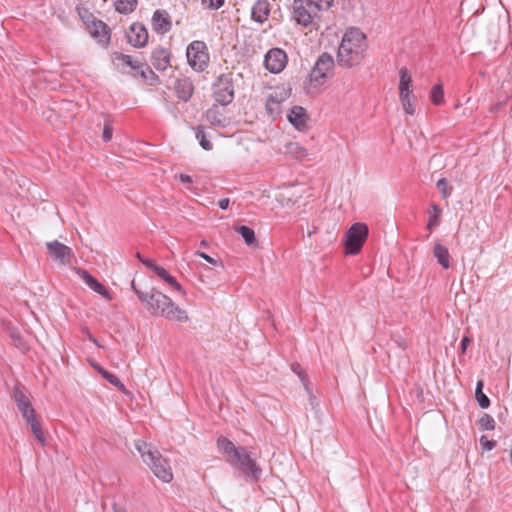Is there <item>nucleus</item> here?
Wrapping results in <instances>:
<instances>
[{"mask_svg":"<svg viewBox=\"0 0 512 512\" xmlns=\"http://www.w3.org/2000/svg\"><path fill=\"white\" fill-rule=\"evenodd\" d=\"M367 47L366 35L359 28H349L338 48V64L345 68L358 66L365 58Z\"/></svg>","mask_w":512,"mask_h":512,"instance_id":"obj_1","label":"nucleus"},{"mask_svg":"<svg viewBox=\"0 0 512 512\" xmlns=\"http://www.w3.org/2000/svg\"><path fill=\"white\" fill-rule=\"evenodd\" d=\"M137 297L141 302L146 303L148 311L153 316H162L177 322L188 320V316L183 309L155 288H152L149 292L137 291Z\"/></svg>","mask_w":512,"mask_h":512,"instance_id":"obj_2","label":"nucleus"},{"mask_svg":"<svg viewBox=\"0 0 512 512\" xmlns=\"http://www.w3.org/2000/svg\"><path fill=\"white\" fill-rule=\"evenodd\" d=\"M135 448L140 453L143 462L149 466L159 480L165 483L172 481L173 473L171 466L168 460L156 448L143 440L135 441Z\"/></svg>","mask_w":512,"mask_h":512,"instance_id":"obj_3","label":"nucleus"},{"mask_svg":"<svg viewBox=\"0 0 512 512\" xmlns=\"http://www.w3.org/2000/svg\"><path fill=\"white\" fill-rule=\"evenodd\" d=\"M334 65V59L330 54L322 53L318 57L308 76V84L306 85L308 93L325 84L326 80L332 75Z\"/></svg>","mask_w":512,"mask_h":512,"instance_id":"obj_4","label":"nucleus"},{"mask_svg":"<svg viewBox=\"0 0 512 512\" xmlns=\"http://www.w3.org/2000/svg\"><path fill=\"white\" fill-rule=\"evenodd\" d=\"M369 234L368 226L365 223H354L345 235V253L349 255L358 254Z\"/></svg>","mask_w":512,"mask_h":512,"instance_id":"obj_5","label":"nucleus"},{"mask_svg":"<svg viewBox=\"0 0 512 512\" xmlns=\"http://www.w3.org/2000/svg\"><path fill=\"white\" fill-rule=\"evenodd\" d=\"M319 12L314 0H294L293 19L301 26L308 27Z\"/></svg>","mask_w":512,"mask_h":512,"instance_id":"obj_6","label":"nucleus"},{"mask_svg":"<svg viewBox=\"0 0 512 512\" xmlns=\"http://www.w3.org/2000/svg\"><path fill=\"white\" fill-rule=\"evenodd\" d=\"M186 56L188 63L196 71H203L208 66L209 53L203 41L191 42L187 47Z\"/></svg>","mask_w":512,"mask_h":512,"instance_id":"obj_7","label":"nucleus"},{"mask_svg":"<svg viewBox=\"0 0 512 512\" xmlns=\"http://www.w3.org/2000/svg\"><path fill=\"white\" fill-rule=\"evenodd\" d=\"M213 97L215 101L223 106L230 104L234 99V86L232 75L222 74L213 85Z\"/></svg>","mask_w":512,"mask_h":512,"instance_id":"obj_8","label":"nucleus"},{"mask_svg":"<svg viewBox=\"0 0 512 512\" xmlns=\"http://www.w3.org/2000/svg\"><path fill=\"white\" fill-rule=\"evenodd\" d=\"M230 464L238 465L245 476L253 480H258L262 473V469L250 457L245 448H241L238 456L231 459Z\"/></svg>","mask_w":512,"mask_h":512,"instance_id":"obj_9","label":"nucleus"},{"mask_svg":"<svg viewBox=\"0 0 512 512\" xmlns=\"http://www.w3.org/2000/svg\"><path fill=\"white\" fill-rule=\"evenodd\" d=\"M48 254L58 264L71 265L75 259L73 250L58 240L46 243Z\"/></svg>","mask_w":512,"mask_h":512,"instance_id":"obj_10","label":"nucleus"},{"mask_svg":"<svg viewBox=\"0 0 512 512\" xmlns=\"http://www.w3.org/2000/svg\"><path fill=\"white\" fill-rule=\"evenodd\" d=\"M264 64L269 72L280 73L287 64V55L282 49L273 48L265 55Z\"/></svg>","mask_w":512,"mask_h":512,"instance_id":"obj_11","label":"nucleus"},{"mask_svg":"<svg viewBox=\"0 0 512 512\" xmlns=\"http://www.w3.org/2000/svg\"><path fill=\"white\" fill-rule=\"evenodd\" d=\"M12 398L15 401L19 412L25 420L35 417V409L25 392L19 385L13 388Z\"/></svg>","mask_w":512,"mask_h":512,"instance_id":"obj_12","label":"nucleus"},{"mask_svg":"<svg viewBox=\"0 0 512 512\" xmlns=\"http://www.w3.org/2000/svg\"><path fill=\"white\" fill-rule=\"evenodd\" d=\"M128 43L136 48L144 47L148 42V31L146 27L139 23H133L126 33Z\"/></svg>","mask_w":512,"mask_h":512,"instance_id":"obj_13","label":"nucleus"},{"mask_svg":"<svg viewBox=\"0 0 512 512\" xmlns=\"http://www.w3.org/2000/svg\"><path fill=\"white\" fill-rule=\"evenodd\" d=\"M152 28L157 33H167L172 28L170 15L165 10H156L152 16Z\"/></svg>","mask_w":512,"mask_h":512,"instance_id":"obj_14","label":"nucleus"},{"mask_svg":"<svg viewBox=\"0 0 512 512\" xmlns=\"http://www.w3.org/2000/svg\"><path fill=\"white\" fill-rule=\"evenodd\" d=\"M174 88L177 97L184 102H187L192 97L194 91L193 83L188 77L178 78L175 81Z\"/></svg>","mask_w":512,"mask_h":512,"instance_id":"obj_15","label":"nucleus"},{"mask_svg":"<svg viewBox=\"0 0 512 512\" xmlns=\"http://www.w3.org/2000/svg\"><path fill=\"white\" fill-rule=\"evenodd\" d=\"M287 117L289 122L298 130H303L307 125V112L301 106H294Z\"/></svg>","mask_w":512,"mask_h":512,"instance_id":"obj_16","label":"nucleus"},{"mask_svg":"<svg viewBox=\"0 0 512 512\" xmlns=\"http://www.w3.org/2000/svg\"><path fill=\"white\" fill-rule=\"evenodd\" d=\"M270 14V4L267 0H258L252 6L251 17L257 23H264Z\"/></svg>","mask_w":512,"mask_h":512,"instance_id":"obj_17","label":"nucleus"},{"mask_svg":"<svg viewBox=\"0 0 512 512\" xmlns=\"http://www.w3.org/2000/svg\"><path fill=\"white\" fill-rule=\"evenodd\" d=\"M151 60L157 70L163 71L170 64V53L162 47L157 48L152 52Z\"/></svg>","mask_w":512,"mask_h":512,"instance_id":"obj_18","label":"nucleus"},{"mask_svg":"<svg viewBox=\"0 0 512 512\" xmlns=\"http://www.w3.org/2000/svg\"><path fill=\"white\" fill-rule=\"evenodd\" d=\"M81 279L96 293L103 297H108L109 292L104 285H102L96 278H94L88 271L79 270Z\"/></svg>","mask_w":512,"mask_h":512,"instance_id":"obj_19","label":"nucleus"},{"mask_svg":"<svg viewBox=\"0 0 512 512\" xmlns=\"http://www.w3.org/2000/svg\"><path fill=\"white\" fill-rule=\"evenodd\" d=\"M217 446L227 457L228 462H231L235 456L241 451V448H237L232 441L226 437H219L217 440Z\"/></svg>","mask_w":512,"mask_h":512,"instance_id":"obj_20","label":"nucleus"},{"mask_svg":"<svg viewBox=\"0 0 512 512\" xmlns=\"http://www.w3.org/2000/svg\"><path fill=\"white\" fill-rule=\"evenodd\" d=\"M433 256L436 258L437 262L443 269H448L450 267V253L448 249L440 243H435L433 248Z\"/></svg>","mask_w":512,"mask_h":512,"instance_id":"obj_21","label":"nucleus"},{"mask_svg":"<svg viewBox=\"0 0 512 512\" xmlns=\"http://www.w3.org/2000/svg\"><path fill=\"white\" fill-rule=\"evenodd\" d=\"M91 35L97 39L99 43L107 44L110 40L109 27L102 21L94 22V30Z\"/></svg>","mask_w":512,"mask_h":512,"instance_id":"obj_22","label":"nucleus"},{"mask_svg":"<svg viewBox=\"0 0 512 512\" xmlns=\"http://www.w3.org/2000/svg\"><path fill=\"white\" fill-rule=\"evenodd\" d=\"M154 272L157 274L158 277H160L162 280H164L166 283L172 286L175 290L184 293L180 283L176 280L175 277L171 276L166 269H164L161 266H155Z\"/></svg>","mask_w":512,"mask_h":512,"instance_id":"obj_23","label":"nucleus"},{"mask_svg":"<svg viewBox=\"0 0 512 512\" xmlns=\"http://www.w3.org/2000/svg\"><path fill=\"white\" fill-rule=\"evenodd\" d=\"M7 331L15 347H17L22 352L28 349L26 341L24 340L20 331L16 327L9 326Z\"/></svg>","mask_w":512,"mask_h":512,"instance_id":"obj_24","label":"nucleus"},{"mask_svg":"<svg viewBox=\"0 0 512 512\" xmlns=\"http://www.w3.org/2000/svg\"><path fill=\"white\" fill-rule=\"evenodd\" d=\"M113 58L116 61L122 62V64L129 66L132 70L138 72L142 68V62L133 59L132 56L123 54L121 52H114Z\"/></svg>","mask_w":512,"mask_h":512,"instance_id":"obj_25","label":"nucleus"},{"mask_svg":"<svg viewBox=\"0 0 512 512\" xmlns=\"http://www.w3.org/2000/svg\"><path fill=\"white\" fill-rule=\"evenodd\" d=\"M399 77V94L412 93V91L410 90L412 78L406 67H402L400 69Z\"/></svg>","mask_w":512,"mask_h":512,"instance_id":"obj_26","label":"nucleus"},{"mask_svg":"<svg viewBox=\"0 0 512 512\" xmlns=\"http://www.w3.org/2000/svg\"><path fill=\"white\" fill-rule=\"evenodd\" d=\"M137 0H115V10L120 14L132 13L137 7Z\"/></svg>","mask_w":512,"mask_h":512,"instance_id":"obj_27","label":"nucleus"},{"mask_svg":"<svg viewBox=\"0 0 512 512\" xmlns=\"http://www.w3.org/2000/svg\"><path fill=\"white\" fill-rule=\"evenodd\" d=\"M26 422L30 426L34 437L38 440L39 443H41V445L44 446L46 442L44 432L42 430L41 423L36 419V416L26 420Z\"/></svg>","mask_w":512,"mask_h":512,"instance_id":"obj_28","label":"nucleus"},{"mask_svg":"<svg viewBox=\"0 0 512 512\" xmlns=\"http://www.w3.org/2000/svg\"><path fill=\"white\" fill-rule=\"evenodd\" d=\"M206 119L214 126L224 127L225 117L219 112L217 107H212L206 112Z\"/></svg>","mask_w":512,"mask_h":512,"instance_id":"obj_29","label":"nucleus"},{"mask_svg":"<svg viewBox=\"0 0 512 512\" xmlns=\"http://www.w3.org/2000/svg\"><path fill=\"white\" fill-rule=\"evenodd\" d=\"M285 151L287 154L291 155L295 159L301 160L307 156V152L305 148H303L297 142H289L285 146Z\"/></svg>","mask_w":512,"mask_h":512,"instance_id":"obj_30","label":"nucleus"},{"mask_svg":"<svg viewBox=\"0 0 512 512\" xmlns=\"http://www.w3.org/2000/svg\"><path fill=\"white\" fill-rule=\"evenodd\" d=\"M441 208L437 204L431 205V210L429 213V218L427 222V229L432 231L434 228H436L440 223V216H441Z\"/></svg>","mask_w":512,"mask_h":512,"instance_id":"obj_31","label":"nucleus"},{"mask_svg":"<svg viewBox=\"0 0 512 512\" xmlns=\"http://www.w3.org/2000/svg\"><path fill=\"white\" fill-rule=\"evenodd\" d=\"M235 231L242 236L247 245L252 246L256 244V236L252 228L246 225H241L236 227Z\"/></svg>","mask_w":512,"mask_h":512,"instance_id":"obj_32","label":"nucleus"},{"mask_svg":"<svg viewBox=\"0 0 512 512\" xmlns=\"http://www.w3.org/2000/svg\"><path fill=\"white\" fill-rule=\"evenodd\" d=\"M483 387H484L483 380H478L477 384H476V389H475V398L478 402V405L481 408L485 409L490 406V399L487 397L486 394H484Z\"/></svg>","mask_w":512,"mask_h":512,"instance_id":"obj_33","label":"nucleus"},{"mask_svg":"<svg viewBox=\"0 0 512 512\" xmlns=\"http://www.w3.org/2000/svg\"><path fill=\"white\" fill-rule=\"evenodd\" d=\"M430 100L436 106H439L444 102V89L442 84H436L432 87L430 91Z\"/></svg>","mask_w":512,"mask_h":512,"instance_id":"obj_34","label":"nucleus"},{"mask_svg":"<svg viewBox=\"0 0 512 512\" xmlns=\"http://www.w3.org/2000/svg\"><path fill=\"white\" fill-rule=\"evenodd\" d=\"M99 372L110 384L117 387L120 391L124 392L126 390L125 385L120 381V379L116 375L108 372L103 368H99Z\"/></svg>","mask_w":512,"mask_h":512,"instance_id":"obj_35","label":"nucleus"},{"mask_svg":"<svg viewBox=\"0 0 512 512\" xmlns=\"http://www.w3.org/2000/svg\"><path fill=\"white\" fill-rule=\"evenodd\" d=\"M412 93L399 94V99L406 114L414 115L415 107L411 100Z\"/></svg>","mask_w":512,"mask_h":512,"instance_id":"obj_36","label":"nucleus"},{"mask_svg":"<svg viewBox=\"0 0 512 512\" xmlns=\"http://www.w3.org/2000/svg\"><path fill=\"white\" fill-rule=\"evenodd\" d=\"M138 72L144 80L149 82L150 85H153L158 81V76L146 64H142V68H140Z\"/></svg>","mask_w":512,"mask_h":512,"instance_id":"obj_37","label":"nucleus"},{"mask_svg":"<svg viewBox=\"0 0 512 512\" xmlns=\"http://www.w3.org/2000/svg\"><path fill=\"white\" fill-rule=\"evenodd\" d=\"M478 425L481 430H494L495 429V420L489 414H484L479 420Z\"/></svg>","mask_w":512,"mask_h":512,"instance_id":"obj_38","label":"nucleus"},{"mask_svg":"<svg viewBox=\"0 0 512 512\" xmlns=\"http://www.w3.org/2000/svg\"><path fill=\"white\" fill-rule=\"evenodd\" d=\"M302 383H303L304 389H305V391H306V393L308 395V401H309L310 406L312 407V409L318 408L319 404L317 402L316 396L312 392V388L310 386V382L308 381V379H305L303 377L302 378Z\"/></svg>","mask_w":512,"mask_h":512,"instance_id":"obj_39","label":"nucleus"},{"mask_svg":"<svg viewBox=\"0 0 512 512\" xmlns=\"http://www.w3.org/2000/svg\"><path fill=\"white\" fill-rule=\"evenodd\" d=\"M436 187L444 199L448 198L452 193V187L449 186L446 178H440L436 183Z\"/></svg>","mask_w":512,"mask_h":512,"instance_id":"obj_40","label":"nucleus"},{"mask_svg":"<svg viewBox=\"0 0 512 512\" xmlns=\"http://www.w3.org/2000/svg\"><path fill=\"white\" fill-rule=\"evenodd\" d=\"M196 138L199 141L200 146L204 150L209 151L212 149V143L207 139L206 134L203 131V129L198 128V130L196 131Z\"/></svg>","mask_w":512,"mask_h":512,"instance_id":"obj_41","label":"nucleus"},{"mask_svg":"<svg viewBox=\"0 0 512 512\" xmlns=\"http://www.w3.org/2000/svg\"><path fill=\"white\" fill-rule=\"evenodd\" d=\"M266 109L269 114L278 113L280 109V102L277 100V98L273 96H269L266 101Z\"/></svg>","mask_w":512,"mask_h":512,"instance_id":"obj_42","label":"nucleus"},{"mask_svg":"<svg viewBox=\"0 0 512 512\" xmlns=\"http://www.w3.org/2000/svg\"><path fill=\"white\" fill-rule=\"evenodd\" d=\"M225 0H201L204 7L210 10H218L224 5Z\"/></svg>","mask_w":512,"mask_h":512,"instance_id":"obj_43","label":"nucleus"},{"mask_svg":"<svg viewBox=\"0 0 512 512\" xmlns=\"http://www.w3.org/2000/svg\"><path fill=\"white\" fill-rule=\"evenodd\" d=\"M480 444L483 450L490 451L496 447V441L489 440L486 436H481Z\"/></svg>","mask_w":512,"mask_h":512,"instance_id":"obj_44","label":"nucleus"},{"mask_svg":"<svg viewBox=\"0 0 512 512\" xmlns=\"http://www.w3.org/2000/svg\"><path fill=\"white\" fill-rule=\"evenodd\" d=\"M112 136H113V128L109 122H105L104 128H103V134H102L103 141L109 142L112 139Z\"/></svg>","mask_w":512,"mask_h":512,"instance_id":"obj_45","label":"nucleus"},{"mask_svg":"<svg viewBox=\"0 0 512 512\" xmlns=\"http://www.w3.org/2000/svg\"><path fill=\"white\" fill-rule=\"evenodd\" d=\"M334 0H314L319 11H327L333 5Z\"/></svg>","mask_w":512,"mask_h":512,"instance_id":"obj_46","label":"nucleus"},{"mask_svg":"<svg viewBox=\"0 0 512 512\" xmlns=\"http://www.w3.org/2000/svg\"><path fill=\"white\" fill-rule=\"evenodd\" d=\"M136 257L139 259L141 263H143L147 268L151 269L154 272V267L158 266L154 263V261L143 257L139 252L136 253Z\"/></svg>","mask_w":512,"mask_h":512,"instance_id":"obj_47","label":"nucleus"},{"mask_svg":"<svg viewBox=\"0 0 512 512\" xmlns=\"http://www.w3.org/2000/svg\"><path fill=\"white\" fill-rule=\"evenodd\" d=\"M195 255H197V256H199L200 258H202V259L206 260L208 263H210V264H212V265H214V266H217V265L219 264V262H218L216 259H214V258L210 257L208 254H206V253H204V252L196 251V252H195Z\"/></svg>","mask_w":512,"mask_h":512,"instance_id":"obj_48","label":"nucleus"},{"mask_svg":"<svg viewBox=\"0 0 512 512\" xmlns=\"http://www.w3.org/2000/svg\"><path fill=\"white\" fill-rule=\"evenodd\" d=\"M292 370L299 376V378L301 380H302L303 377L305 379H307L306 374L304 373V371L302 370V368H301V366L299 364L292 365Z\"/></svg>","mask_w":512,"mask_h":512,"instance_id":"obj_49","label":"nucleus"},{"mask_svg":"<svg viewBox=\"0 0 512 512\" xmlns=\"http://www.w3.org/2000/svg\"><path fill=\"white\" fill-rule=\"evenodd\" d=\"M469 344H470V339L468 337H463L460 342V347H461L462 353H464L466 351Z\"/></svg>","mask_w":512,"mask_h":512,"instance_id":"obj_50","label":"nucleus"},{"mask_svg":"<svg viewBox=\"0 0 512 512\" xmlns=\"http://www.w3.org/2000/svg\"><path fill=\"white\" fill-rule=\"evenodd\" d=\"M229 202L230 201H229L228 198H223V199L219 200L218 206H219L220 209L225 210V209L228 208Z\"/></svg>","mask_w":512,"mask_h":512,"instance_id":"obj_51","label":"nucleus"},{"mask_svg":"<svg viewBox=\"0 0 512 512\" xmlns=\"http://www.w3.org/2000/svg\"><path fill=\"white\" fill-rule=\"evenodd\" d=\"M179 178L182 183H192V178L189 175L180 174Z\"/></svg>","mask_w":512,"mask_h":512,"instance_id":"obj_52","label":"nucleus"},{"mask_svg":"<svg viewBox=\"0 0 512 512\" xmlns=\"http://www.w3.org/2000/svg\"><path fill=\"white\" fill-rule=\"evenodd\" d=\"M114 512H127L124 508L118 506L117 504H113Z\"/></svg>","mask_w":512,"mask_h":512,"instance_id":"obj_53","label":"nucleus"},{"mask_svg":"<svg viewBox=\"0 0 512 512\" xmlns=\"http://www.w3.org/2000/svg\"><path fill=\"white\" fill-rule=\"evenodd\" d=\"M131 287H132L133 291L135 292V294L137 295V291H140V290L136 287L134 280L131 282Z\"/></svg>","mask_w":512,"mask_h":512,"instance_id":"obj_54","label":"nucleus"},{"mask_svg":"<svg viewBox=\"0 0 512 512\" xmlns=\"http://www.w3.org/2000/svg\"><path fill=\"white\" fill-rule=\"evenodd\" d=\"M200 246L203 247V248H206V247H208V242L206 240H202L200 242Z\"/></svg>","mask_w":512,"mask_h":512,"instance_id":"obj_55","label":"nucleus"},{"mask_svg":"<svg viewBox=\"0 0 512 512\" xmlns=\"http://www.w3.org/2000/svg\"><path fill=\"white\" fill-rule=\"evenodd\" d=\"M89 339H90L93 343H95L96 345H99V344H98V342H97V340H96L95 338H93L92 336H90V337H89Z\"/></svg>","mask_w":512,"mask_h":512,"instance_id":"obj_56","label":"nucleus"},{"mask_svg":"<svg viewBox=\"0 0 512 512\" xmlns=\"http://www.w3.org/2000/svg\"><path fill=\"white\" fill-rule=\"evenodd\" d=\"M510 458H511V461H512V449L510 450Z\"/></svg>","mask_w":512,"mask_h":512,"instance_id":"obj_57","label":"nucleus"}]
</instances>
